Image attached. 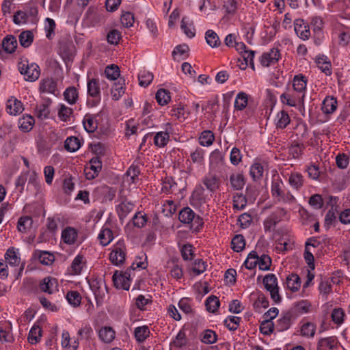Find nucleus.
Returning <instances> with one entry per match:
<instances>
[{"instance_id": "nucleus-1", "label": "nucleus", "mask_w": 350, "mask_h": 350, "mask_svg": "<svg viewBox=\"0 0 350 350\" xmlns=\"http://www.w3.org/2000/svg\"><path fill=\"white\" fill-rule=\"evenodd\" d=\"M178 219L183 224H189L193 231H198L204 224L202 219L189 207L183 208L179 212Z\"/></svg>"}, {"instance_id": "nucleus-2", "label": "nucleus", "mask_w": 350, "mask_h": 350, "mask_svg": "<svg viewBox=\"0 0 350 350\" xmlns=\"http://www.w3.org/2000/svg\"><path fill=\"white\" fill-rule=\"evenodd\" d=\"M262 284L265 288L269 292L271 298L275 302L281 301V297L279 294V286L278 278L273 273L267 274L262 279Z\"/></svg>"}, {"instance_id": "nucleus-3", "label": "nucleus", "mask_w": 350, "mask_h": 350, "mask_svg": "<svg viewBox=\"0 0 350 350\" xmlns=\"http://www.w3.org/2000/svg\"><path fill=\"white\" fill-rule=\"evenodd\" d=\"M18 70L24 78L27 81H35L40 75V70L39 66L34 63L29 64L27 61L20 62L18 64Z\"/></svg>"}, {"instance_id": "nucleus-4", "label": "nucleus", "mask_w": 350, "mask_h": 350, "mask_svg": "<svg viewBox=\"0 0 350 350\" xmlns=\"http://www.w3.org/2000/svg\"><path fill=\"white\" fill-rule=\"evenodd\" d=\"M126 247L123 241H119L115 245L109 255L111 262L115 265H122L125 260Z\"/></svg>"}, {"instance_id": "nucleus-5", "label": "nucleus", "mask_w": 350, "mask_h": 350, "mask_svg": "<svg viewBox=\"0 0 350 350\" xmlns=\"http://www.w3.org/2000/svg\"><path fill=\"white\" fill-rule=\"evenodd\" d=\"M304 97L305 93L295 92L293 89L292 91L283 93L280 96V100L284 104L291 107H295L298 104L304 103Z\"/></svg>"}, {"instance_id": "nucleus-6", "label": "nucleus", "mask_w": 350, "mask_h": 350, "mask_svg": "<svg viewBox=\"0 0 350 350\" xmlns=\"http://www.w3.org/2000/svg\"><path fill=\"white\" fill-rule=\"evenodd\" d=\"M113 284L117 288L128 291L130 287V273L126 271L119 273L116 271L112 277Z\"/></svg>"}, {"instance_id": "nucleus-7", "label": "nucleus", "mask_w": 350, "mask_h": 350, "mask_svg": "<svg viewBox=\"0 0 350 350\" xmlns=\"http://www.w3.org/2000/svg\"><path fill=\"white\" fill-rule=\"evenodd\" d=\"M280 58V53L278 49L272 48L268 52L264 53L260 59L262 66L268 67L272 64H275Z\"/></svg>"}, {"instance_id": "nucleus-8", "label": "nucleus", "mask_w": 350, "mask_h": 350, "mask_svg": "<svg viewBox=\"0 0 350 350\" xmlns=\"http://www.w3.org/2000/svg\"><path fill=\"white\" fill-rule=\"evenodd\" d=\"M90 288L94 292L96 304L101 305L107 292L106 285L101 281L94 280L90 284Z\"/></svg>"}, {"instance_id": "nucleus-9", "label": "nucleus", "mask_w": 350, "mask_h": 350, "mask_svg": "<svg viewBox=\"0 0 350 350\" xmlns=\"http://www.w3.org/2000/svg\"><path fill=\"white\" fill-rule=\"evenodd\" d=\"M295 31L302 40H308L310 36V27L303 19L298 18L294 21Z\"/></svg>"}, {"instance_id": "nucleus-10", "label": "nucleus", "mask_w": 350, "mask_h": 350, "mask_svg": "<svg viewBox=\"0 0 350 350\" xmlns=\"http://www.w3.org/2000/svg\"><path fill=\"white\" fill-rule=\"evenodd\" d=\"M311 304L307 300H301L295 303L288 311L295 319L300 315L308 313Z\"/></svg>"}, {"instance_id": "nucleus-11", "label": "nucleus", "mask_w": 350, "mask_h": 350, "mask_svg": "<svg viewBox=\"0 0 350 350\" xmlns=\"http://www.w3.org/2000/svg\"><path fill=\"white\" fill-rule=\"evenodd\" d=\"M90 166L86 167L85 175L88 179H93L98 176L102 168V163L98 157L92 158L90 161Z\"/></svg>"}, {"instance_id": "nucleus-12", "label": "nucleus", "mask_w": 350, "mask_h": 350, "mask_svg": "<svg viewBox=\"0 0 350 350\" xmlns=\"http://www.w3.org/2000/svg\"><path fill=\"white\" fill-rule=\"evenodd\" d=\"M57 280L51 277L45 278L40 282L41 291L49 294H52L57 291Z\"/></svg>"}, {"instance_id": "nucleus-13", "label": "nucleus", "mask_w": 350, "mask_h": 350, "mask_svg": "<svg viewBox=\"0 0 350 350\" xmlns=\"http://www.w3.org/2000/svg\"><path fill=\"white\" fill-rule=\"evenodd\" d=\"M134 208V204L126 200H122L116 207V213L119 217L120 221H123L124 219L131 213Z\"/></svg>"}, {"instance_id": "nucleus-14", "label": "nucleus", "mask_w": 350, "mask_h": 350, "mask_svg": "<svg viewBox=\"0 0 350 350\" xmlns=\"http://www.w3.org/2000/svg\"><path fill=\"white\" fill-rule=\"evenodd\" d=\"M23 111V104L16 98H11L6 103V111L10 114L16 116Z\"/></svg>"}, {"instance_id": "nucleus-15", "label": "nucleus", "mask_w": 350, "mask_h": 350, "mask_svg": "<svg viewBox=\"0 0 350 350\" xmlns=\"http://www.w3.org/2000/svg\"><path fill=\"white\" fill-rule=\"evenodd\" d=\"M292 319H295L291 313L288 311L285 312L278 320L276 328L278 332H283L288 329L291 325Z\"/></svg>"}, {"instance_id": "nucleus-16", "label": "nucleus", "mask_w": 350, "mask_h": 350, "mask_svg": "<svg viewBox=\"0 0 350 350\" xmlns=\"http://www.w3.org/2000/svg\"><path fill=\"white\" fill-rule=\"evenodd\" d=\"M56 87V82L52 78H46L41 80L39 90L40 92L54 94Z\"/></svg>"}, {"instance_id": "nucleus-17", "label": "nucleus", "mask_w": 350, "mask_h": 350, "mask_svg": "<svg viewBox=\"0 0 350 350\" xmlns=\"http://www.w3.org/2000/svg\"><path fill=\"white\" fill-rule=\"evenodd\" d=\"M77 238V232L72 227L66 228L62 232V239L66 244H73Z\"/></svg>"}, {"instance_id": "nucleus-18", "label": "nucleus", "mask_w": 350, "mask_h": 350, "mask_svg": "<svg viewBox=\"0 0 350 350\" xmlns=\"http://www.w3.org/2000/svg\"><path fill=\"white\" fill-rule=\"evenodd\" d=\"M33 256L38 258L40 263L44 265H51L55 260L54 255L46 251L36 250Z\"/></svg>"}, {"instance_id": "nucleus-19", "label": "nucleus", "mask_w": 350, "mask_h": 350, "mask_svg": "<svg viewBox=\"0 0 350 350\" xmlns=\"http://www.w3.org/2000/svg\"><path fill=\"white\" fill-rule=\"evenodd\" d=\"M337 108V100L334 97H326L322 104L321 109L323 113L329 114L336 111Z\"/></svg>"}, {"instance_id": "nucleus-20", "label": "nucleus", "mask_w": 350, "mask_h": 350, "mask_svg": "<svg viewBox=\"0 0 350 350\" xmlns=\"http://www.w3.org/2000/svg\"><path fill=\"white\" fill-rule=\"evenodd\" d=\"M3 50L8 53H12L17 46L16 38L14 36H7L2 41Z\"/></svg>"}, {"instance_id": "nucleus-21", "label": "nucleus", "mask_w": 350, "mask_h": 350, "mask_svg": "<svg viewBox=\"0 0 350 350\" xmlns=\"http://www.w3.org/2000/svg\"><path fill=\"white\" fill-rule=\"evenodd\" d=\"M307 80L302 75H295L293 81V89L295 92L305 93Z\"/></svg>"}, {"instance_id": "nucleus-22", "label": "nucleus", "mask_w": 350, "mask_h": 350, "mask_svg": "<svg viewBox=\"0 0 350 350\" xmlns=\"http://www.w3.org/2000/svg\"><path fill=\"white\" fill-rule=\"evenodd\" d=\"M203 183L206 187L207 189L213 192L219 188L220 181L215 175L209 174L204 177Z\"/></svg>"}, {"instance_id": "nucleus-23", "label": "nucleus", "mask_w": 350, "mask_h": 350, "mask_svg": "<svg viewBox=\"0 0 350 350\" xmlns=\"http://www.w3.org/2000/svg\"><path fill=\"white\" fill-rule=\"evenodd\" d=\"M116 332L111 327H104L99 330V338L105 343H109L115 338Z\"/></svg>"}, {"instance_id": "nucleus-24", "label": "nucleus", "mask_w": 350, "mask_h": 350, "mask_svg": "<svg viewBox=\"0 0 350 350\" xmlns=\"http://www.w3.org/2000/svg\"><path fill=\"white\" fill-rule=\"evenodd\" d=\"M283 187V183L279 178L273 180L271 183V195L273 198L277 199L278 201L284 193L282 189Z\"/></svg>"}, {"instance_id": "nucleus-25", "label": "nucleus", "mask_w": 350, "mask_h": 350, "mask_svg": "<svg viewBox=\"0 0 350 350\" xmlns=\"http://www.w3.org/2000/svg\"><path fill=\"white\" fill-rule=\"evenodd\" d=\"M64 97L70 105H74L79 98V92L74 86L68 87L64 92Z\"/></svg>"}, {"instance_id": "nucleus-26", "label": "nucleus", "mask_w": 350, "mask_h": 350, "mask_svg": "<svg viewBox=\"0 0 350 350\" xmlns=\"http://www.w3.org/2000/svg\"><path fill=\"white\" fill-rule=\"evenodd\" d=\"M34 118L31 116H23L18 120V127L23 132L30 131L34 124Z\"/></svg>"}, {"instance_id": "nucleus-27", "label": "nucleus", "mask_w": 350, "mask_h": 350, "mask_svg": "<svg viewBox=\"0 0 350 350\" xmlns=\"http://www.w3.org/2000/svg\"><path fill=\"white\" fill-rule=\"evenodd\" d=\"M286 286L293 292L297 291L301 286V280L297 274L292 273L286 278Z\"/></svg>"}, {"instance_id": "nucleus-28", "label": "nucleus", "mask_w": 350, "mask_h": 350, "mask_svg": "<svg viewBox=\"0 0 350 350\" xmlns=\"http://www.w3.org/2000/svg\"><path fill=\"white\" fill-rule=\"evenodd\" d=\"M80 147L81 142L77 137H69L64 142V148L68 152H74L79 150Z\"/></svg>"}, {"instance_id": "nucleus-29", "label": "nucleus", "mask_w": 350, "mask_h": 350, "mask_svg": "<svg viewBox=\"0 0 350 350\" xmlns=\"http://www.w3.org/2000/svg\"><path fill=\"white\" fill-rule=\"evenodd\" d=\"M100 243L102 245L106 246L109 245L113 240V232L108 228H105L101 230L98 237Z\"/></svg>"}, {"instance_id": "nucleus-30", "label": "nucleus", "mask_w": 350, "mask_h": 350, "mask_svg": "<svg viewBox=\"0 0 350 350\" xmlns=\"http://www.w3.org/2000/svg\"><path fill=\"white\" fill-rule=\"evenodd\" d=\"M180 27L189 38H191L195 36V28L193 26L192 22L189 21L188 18L183 17L182 18Z\"/></svg>"}, {"instance_id": "nucleus-31", "label": "nucleus", "mask_w": 350, "mask_h": 350, "mask_svg": "<svg viewBox=\"0 0 350 350\" xmlns=\"http://www.w3.org/2000/svg\"><path fill=\"white\" fill-rule=\"evenodd\" d=\"M134 335L138 342H144L150 335V329L147 325L137 327L134 330Z\"/></svg>"}, {"instance_id": "nucleus-32", "label": "nucleus", "mask_w": 350, "mask_h": 350, "mask_svg": "<svg viewBox=\"0 0 350 350\" xmlns=\"http://www.w3.org/2000/svg\"><path fill=\"white\" fill-rule=\"evenodd\" d=\"M88 94L92 97H98L100 96V85L98 79H92L88 80Z\"/></svg>"}, {"instance_id": "nucleus-33", "label": "nucleus", "mask_w": 350, "mask_h": 350, "mask_svg": "<svg viewBox=\"0 0 350 350\" xmlns=\"http://www.w3.org/2000/svg\"><path fill=\"white\" fill-rule=\"evenodd\" d=\"M316 63L319 69L326 75H331V63L327 60L325 56L319 57L316 59Z\"/></svg>"}, {"instance_id": "nucleus-34", "label": "nucleus", "mask_w": 350, "mask_h": 350, "mask_svg": "<svg viewBox=\"0 0 350 350\" xmlns=\"http://www.w3.org/2000/svg\"><path fill=\"white\" fill-rule=\"evenodd\" d=\"M215 139L214 134L209 130L204 131L199 137V143L203 146H211Z\"/></svg>"}, {"instance_id": "nucleus-35", "label": "nucleus", "mask_w": 350, "mask_h": 350, "mask_svg": "<svg viewBox=\"0 0 350 350\" xmlns=\"http://www.w3.org/2000/svg\"><path fill=\"white\" fill-rule=\"evenodd\" d=\"M253 306L258 312H260L262 308H267L269 306V301L262 293H258V297L254 302Z\"/></svg>"}, {"instance_id": "nucleus-36", "label": "nucleus", "mask_w": 350, "mask_h": 350, "mask_svg": "<svg viewBox=\"0 0 350 350\" xmlns=\"http://www.w3.org/2000/svg\"><path fill=\"white\" fill-rule=\"evenodd\" d=\"M232 187L236 190L242 189L245 185V179L241 174H233L230 176Z\"/></svg>"}, {"instance_id": "nucleus-37", "label": "nucleus", "mask_w": 350, "mask_h": 350, "mask_svg": "<svg viewBox=\"0 0 350 350\" xmlns=\"http://www.w3.org/2000/svg\"><path fill=\"white\" fill-rule=\"evenodd\" d=\"M85 264L83 255H77L71 264V269L73 274H80Z\"/></svg>"}, {"instance_id": "nucleus-38", "label": "nucleus", "mask_w": 350, "mask_h": 350, "mask_svg": "<svg viewBox=\"0 0 350 350\" xmlns=\"http://www.w3.org/2000/svg\"><path fill=\"white\" fill-rule=\"evenodd\" d=\"M205 35L206 42L210 46L213 48L218 47L221 44L219 36L214 31L209 29L206 32Z\"/></svg>"}, {"instance_id": "nucleus-39", "label": "nucleus", "mask_w": 350, "mask_h": 350, "mask_svg": "<svg viewBox=\"0 0 350 350\" xmlns=\"http://www.w3.org/2000/svg\"><path fill=\"white\" fill-rule=\"evenodd\" d=\"M32 224L33 220L31 217H22L18 221L17 228L21 232L25 233L31 227Z\"/></svg>"}, {"instance_id": "nucleus-40", "label": "nucleus", "mask_w": 350, "mask_h": 350, "mask_svg": "<svg viewBox=\"0 0 350 350\" xmlns=\"http://www.w3.org/2000/svg\"><path fill=\"white\" fill-rule=\"evenodd\" d=\"M170 92L165 89H159L156 94V100L160 105H165L170 100Z\"/></svg>"}, {"instance_id": "nucleus-41", "label": "nucleus", "mask_w": 350, "mask_h": 350, "mask_svg": "<svg viewBox=\"0 0 350 350\" xmlns=\"http://www.w3.org/2000/svg\"><path fill=\"white\" fill-rule=\"evenodd\" d=\"M291 119L286 111L282 110L277 115L276 126L278 129H284L290 123Z\"/></svg>"}, {"instance_id": "nucleus-42", "label": "nucleus", "mask_w": 350, "mask_h": 350, "mask_svg": "<svg viewBox=\"0 0 350 350\" xmlns=\"http://www.w3.org/2000/svg\"><path fill=\"white\" fill-rule=\"evenodd\" d=\"M66 299L74 307H78L81 303V296L77 291H70L67 293Z\"/></svg>"}, {"instance_id": "nucleus-43", "label": "nucleus", "mask_w": 350, "mask_h": 350, "mask_svg": "<svg viewBox=\"0 0 350 350\" xmlns=\"http://www.w3.org/2000/svg\"><path fill=\"white\" fill-rule=\"evenodd\" d=\"M19 42L25 48L29 46L33 40V35L31 31H24L19 35Z\"/></svg>"}, {"instance_id": "nucleus-44", "label": "nucleus", "mask_w": 350, "mask_h": 350, "mask_svg": "<svg viewBox=\"0 0 350 350\" xmlns=\"http://www.w3.org/2000/svg\"><path fill=\"white\" fill-rule=\"evenodd\" d=\"M245 239L241 234L234 236L231 241L232 249L236 252L242 251L245 247Z\"/></svg>"}, {"instance_id": "nucleus-45", "label": "nucleus", "mask_w": 350, "mask_h": 350, "mask_svg": "<svg viewBox=\"0 0 350 350\" xmlns=\"http://www.w3.org/2000/svg\"><path fill=\"white\" fill-rule=\"evenodd\" d=\"M316 332V325L310 322L304 323L300 329L302 336L312 338Z\"/></svg>"}, {"instance_id": "nucleus-46", "label": "nucleus", "mask_w": 350, "mask_h": 350, "mask_svg": "<svg viewBox=\"0 0 350 350\" xmlns=\"http://www.w3.org/2000/svg\"><path fill=\"white\" fill-rule=\"evenodd\" d=\"M290 185L296 189H299L304 185L303 176L297 172L292 173L288 179Z\"/></svg>"}, {"instance_id": "nucleus-47", "label": "nucleus", "mask_w": 350, "mask_h": 350, "mask_svg": "<svg viewBox=\"0 0 350 350\" xmlns=\"http://www.w3.org/2000/svg\"><path fill=\"white\" fill-rule=\"evenodd\" d=\"M264 167L259 163H254L250 167V175L254 180H260L263 174Z\"/></svg>"}, {"instance_id": "nucleus-48", "label": "nucleus", "mask_w": 350, "mask_h": 350, "mask_svg": "<svg viewBox=\"0 0 350 350\" xmlns=\"http://www.w3.org/2000/svg\"><path fill=\"white\" fill-rule=\"evenodd\" d=\"M248 98L247 94L240 92L237 95L234 101V107L237 110H243L247 105Z\"/></svg>"}, {"instance_id": "nucleus-49", "label": "nucleus", "mask_w": 350, "mask_h": 350, "mask_svg": "<svg viewBox=\"0 0 350 350\" xmlns=\"http://www.w3.org/2000/svg\"><path fill=\"white\" fill-rule=\"evenodd\" d=\"M153 74L147 70L141 71L138 75L139 83L141 86H148L153 79Z\"/></svg>"}, {"instance_id": "nucleus-50", "label": "nucleus", "mask_w": 350, "mask_h": 350, "mask_svg": "<svg viewBox=\"0 0 350 350\" xmlns=\"http://www.w3.org/2000/svg\"><path fill=\"white\" fill-rule=\"evenodd\" d=\"M72 113V109L66 106L64 104L59 105L58 109V116L61 120L64 122L68 121Z\"/></svg>"}, {"instance_id": "nucleus-51", "label": "nucleus", "mask_w": 350, "mask_h": 350, "mask_svg": "<svg viewBox=\"0 0 350 350\" xmlns=\"http://www.w3.org/2000/svg\"><path fill=\"white\" fill-rule=\"evenodd\" d=\"M105 75L110 80H116L120 76V69L117 65L111 64L107 66L105 70Z\"/></svg>"}, {"instance_id": "nucleus-52", "label": "nucleus", "mask_w": 350, "mask_h": 350, "mask_svg": "<svg viewBox=\"0 0 350 350\" xmlns=\"http://www.w3.org/2000/svg\"><path fill=\"white\" fill-rule=\"evenodd\" d=\"M205 306L208 312H215L219 306V300L216 296L211 295L206 299Z\"/></svg>"}, {"instance_id": "nucleus-53", "label": "nucleus", "mask_w": 350, "mask_h": 350, "mask_svg": "<svg viewBox=\"0 0 350 350\" xmlns=\"http://www.w3.org/2000/svg\"><path fill=\"white\" fill-rule=\"evenodd\" d=\"M169 138L170 136L167 132H159L154 137V143L158 147H163L167 144Z\"/></svg>"}, {"instance_id": "nucleus-54", "label": "nucleus", "mask_w": 350, "mask_h": 350, "mask_svg": "<svg viewBox=\"0 0 350 350\" xmlns=\"http://www.w3.org/2000/svg\"><path fill=\"white\" fill-rule=\"evenodd\" d=\"M5 258L12 266L18 265L20 262V258L17 256L14 247H10L7 250Z\"/></svg>"}, {"instance_id": "nucleus-55", "label": "nucleus", "mask_w": 350, "mask_h": 350, "mask_svg": "<svg viewBox=\"0 0 350 350\" xmlns=\"http://www.w3.org/2000/svg\"><path fill=\"white\" fill-rule=\"evenodd\" d=\"M41 328L38 325H34L29 331L28 341L31 344L38 342L41 337Z\"/></svg>"}, {"instance_id": "nucleus-56", "label": "nucleus", "mask_w": 350, "mask_h": 350, "mask_svg": "<svg viewBox=\"0 0 350 350\" xmlns=\"http://www.w3.org/2000/svg\"><path fill=\"white\" fill-rule=\"evenodd\" d=\"M258 255L255 251L251 252L247 259L245 260L244 265L247 269H252L258 265Z\"/></svg>"}, {"instance_id": "nucleus-57", "label": "nucleus", "mask_w": 350, "mask_h": 350, "mask_svg": "<svg viewBox=\"0 0 350 350\" xmlns=\"http://www.w3.org/2000/svg\"><path fill=\"white\" fill-rule=\"evenodd\" d=\"M271 262V258L267 254H262L260 256H258V265L260 270H269Z\"/></svg>"}, {"instance_id": "nucleus-58", "label": "nucleus", "mask_w": 350, "mask_h": 350, "mask_svg": "<svg viewBox=\"0 0 350 350\" xmlns=\"http://www.w3.org/2000/svg\"><path fill=\"white\" fill-rule=\"evenodd\" d=\"M83 126L88 133H93L97 129V122L90 115H86L83 120Z\"/></svg>"}, {"instance_id": "nucleus-59", "label": "nucleus", "mask_w": 350, "mask_h": 350, "mask_svg": "<svg viewBox=\"0 0 350 350\" xmlns=\"http://www.w3.org/2000/svg\"><path fill=\"white\" fill-rule=\"evenodd\" d=\"M247 204L246 198L242 194H237L233 197V207L237 210H242Z\"/></svg>"}, {"instance_id": "nucleus-60", "label": "nucleus", "mask_w": 350, "mask_h": 350, "mask_svg": "<svg viewBox=\"0 0 350 350\" xmlns=\"http://www.w3.org/2000/svg\"><path fill=\"white\" fill-rule=\"evenodd\" d=\"M332 321L337 325H341L344 321L345 312L342 308H334L331 315Z\"/></svg>"}, {"instance_id": "nucleus-61", "label": "nucleus", "mask_w": 350, "mask_h": 350, "mask_svg": "<svg viewBox=\"0 0 350 350\" xmlns=\"http://www.w3.org/2000/svg\"><path fill=\"white\" fill-rule=\"evenodd\" d=\"M187 344V338L185 333L180 330L176 335L175 339L171 343L175 347L180 348Z\"/></svg>"}, {"instance_id": "nucleus-62", "label": "nucleus", "mask_w": 350, "mask_h": 350, "mask_svg": "<svg viewBox=\"0 0 350 350\" xmlns=\"http://www.w3.org/2000/svg\"><path fill=\"white\" fill-rule=\"evenodd\" d=\"M241 318L235 316L228 317L224 321L225 325L230 330H236L239 325Z\"/></svg>"}, {"instance_id": "nucleus-63", "label": "nucleus", "mask_w": 350, "mask_h": 350, "mask_svg": "<svg viewBox=\"0 0 350 350\" xmlns=\"http://www.w3.org/2000/svg\"><path fill=\"white\" fill-rule=\"evenodd\" d=\"M217 336L215 332L207 329L206 330L202 338V342L206 344H213L217 341Z\"/></svg>"}, {"instance_id": "nucleus-64", "label": "nucleus", "mask_w": 350, "mask_h": 350, "mask_svg": "<svg viewBox=\"0 0 350 350\" xmlns=\"http://www.w3.org/2000/svg\"><path fill=\"white\" fill-rule=\"evenodd\" d=\"M274 324L271 321L263 320L260 325V331L265 335H269L273 332Z\"/></svg>"}]
</instances>
